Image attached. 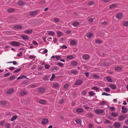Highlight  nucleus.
Listing matches in <instances>:
<instances>
[{
  "label": "nucleus",
  "mask_w": 128,
  "mask_h": 128,
  "mask_svg": "<svg viewBox=\"0 0 128 128\" xmlns=\"http://www.w3.org/2000/svg\"><path fill=\"white\" fill-rule=\"evenodd\" d=\"M9 69L11 70H13L15 68L13 67H10L9 68Z\"/></svg>",
  "instance_id": "nucleus-64"
},
{
  "label": "nucleus",
  "mask_w": 128,
  "mask_h": 128,
  "mask_svg": "<svg viewBox=\"0 0 128 128\" xmlns=\"http://www.w3.org/2000/svg\"><path fill=\"white\" fill-rule=\"evenodd\" d=\"M57 65L59 66L60 67H62L63 66V63L61 62H58L57 64Z\"/></svg>",
  "instance_id": "nucleus-52"
},
{
  "label": "nucleus",
  "mask_w": 128,
  "mask_h": 128,
  "mask_svg": "<svg viewBox=\"0 0 128 128\" xmlns=\"http://www.w3.org/2000/svg\"><path fill=\"white\" fill-rule=\"evenodd\" d=\"M115 70H116L120 71L122 70V68L121 67L119 66L116 67L115 68Z\"/></svg>",
  "instance_id": "nucleus-26"
},
{
  "label": "nucleus",
  "mask_w": 128,
  "mask_h": 128,
  "mask_svg": "<svg viewBox=\"0 0 128 128\" xmlns=\"http://www.w3.org/2000/svg\"><path fill=\"white\" fill-rule=\"evenodd\" d=\"M14 91V89L11 88L7 90L6 91V93L7 94H9L12 93Z\"/></svg>",
  "instance_id": "nucleus-7"
},
{
  "label": "nucleus",
  "mask_w": 128,
  "mask_h": 128,
  "mask_svg": "<svg viewBox=\"0 0 128 128\" xmlns=\"http://www.w3.org/2000/svg\"><path fill=\"white\" fill-rule=\"evenodd\" d=\"M94 20V19L93 18H91L88 21L89 22H93Z\"/></svg>",
  "instance_id": "nucleus-61"
},
{
  "label": "nucleus",
  "mask_w": 128,
  "mask_h": 128,
  "mask_svg": "<svg viewBox=\"0 0 128 128\" xmlns=\"http://www.w3.org/2000/svg\"><path fill=\"white\" fill-rule=\"evenodd\" d=\"M50 65L47 64H46L44 66V67L46 69H49L50 68Z\"/></svg>",
  "instance_id": "nucleus-40"
},
{
  "label": "nucleus",
  "mask_w": 128,
  "mask_h": 128,
  "mask_svg": "<svg viewBox=\"0 0 128 128\" xmlns=\"http://www.w3.org/2000/svg\"><path fill=\"white\" fill-rule=\"evenodd\" d=\"M89 94L91 96H93L94 95V93L92 91H91L89 92Z\"/></svg>",
  "instance_id": "nucleus-49"
},
{
  "label": "nucleus",
  "mask_w": 128,
  "mask_h": 128,
  "mask_svg": "<svg viewBox=\"0 0 128 128\" xmlns=\"http://www.w3.org/2000/svg\"><path fill=\"white\" fill-rule=\"evenodd\" d=\"M106 103V102L104 101H102L100 103V105H104Z\"/></svg>",
  "instance_id": "nucleus-51"
},
{
  "label": "nucleus",
  "mask_w": 128,
  "mask_h": 128,
  "mask_svg": "<svg viewBox=\"0 0 128 128\" xmlns=\"http://www.w3.org/2000/svg\"><path fill=\"white\" fill-rule=\"evenodd\" d=\"M69 87V85L67 84H66L64 85V88L65 89H67Z\"/></svg>",
  "instance_id": "nucleus-37"
},
{
  "label": "nucleus",
  "mask_w": 128,
  "mask_h": 128,
  "mask_svg": "<svg viewBox=\"0 0 128 128\" xmlns=\"http://www.w3.org/2000/svg\"><path fill=\"white\" fill-rule=\"evenodd\" d=\"M55 75L54 74H52L51 78L50 79V80L52 81L53 80V79L54 78H55Z\"/></svg>",
  "instance_id": "nucleus-42"
},
{
  "label": "nucleus",
  "mask_w": 128,
  "mask_h": 128,
  "mask_svg": "<svg viewBox=\"0 0 128 128\" xmlns=\"http://www.w3.org/2000/svg\"><path fill=\"white\" fill-rule=\"evenodd\" d=\"M55 58L57 60H58L60 58V57L59 56H56Z\"/></svg>",
  "instance_id": "nucleus-57"
},
{
  "label": "nucleus",
  "mask_w": 128,
  "mask_h": 128,
  "mask_svg": "<svg viewBox=\"0 0 128 128\" xmlns=\"http://www.w3.org/2000/svg\"><path fill=\"white\" fill-rule=\"evenodd\" d=\"M17 118V116H12L11 119V120L12 121H13L14 120H16Z\"/></svg>",
  "instance_id": "nucleus-24"
},
{
  "label": "nucleus",
  "mask_w": 128,
  "mask_h": 128,
  "mask_svg": "<svg viewBox=\"0 0 128 128\" xmlns=\"http://www.w3.org/2000/svg\"><path fill=\"white\" fill-rule=\"evenodd\" d=\"M88 116L90 118H91L93 116V115L92 113H89L88 114Z\"/></svg>",
  "instance_id": "nucleus-50"
},
{
  "label": "nucleus",
  "mask_w": 128,
  "mask_h": 128,
  "mask_svg": "<svg viewBox=\"0 0 128 128\" xmlns=\"http://www.w3.org/2000/svg\"><path fill=\"white\" fill-rule=\"evenodd\" d=\"M6 101H2L0 102V104L2 105H5L6 104Z\"/></svg>",
  "instance_id": "nucleus-38"
},
{
  "label": "nucleus",
  "mask_w": 128,
  "mask_h": 128,
  "mask_svg": "<svg viewBox=\"0 0 128 128\" xmlns=\"http://www.w3.org/2000/svg\"><path fill=\"white\" fill-rule=\"evenodd\" d=\"M79 24V23L78 21L74 22L72 24V25L74 26H76Z\"/></svg>",
  "instance_id": "nucleus-17"
},
{
  "label": "nucleus",
  "mask_w": 128,
  "mask_h": 128,
  "mask_svg": "<svg viewBox=\"0 0 128 128\" xmlns=\"http://www.w3.org/2000/svg\"><path fill=\"white\" fill-rule=\"evenodd\" d=\"M106 79L108 82H112V80L110 77H106Z\"/></svg>",
  "instance_id": "nucleus-31"
},
{
  "label": "nucleus",
  "mask_w": 128,
  "mask_h": 128,
  "mask_svg": "<svg viewBox=\"0 0 128 128\" xmlns=\"http://www.w3.org/2000/svg\"><path fill=\"white\" fill-rule=\"evenodd\" d=\"M15 78V76H10L9 78V80H12L13 79H14V78Z\"/></svg>",
  "instance_id": "nucleus-39"
},
{
  "label": "nucleus",
  "mask_w": 128,
  "mask_h": 128,
  "mask_svg": "<svg viewBox=\"0 0 128 128\" xmlns=\"http://www.w3.org/2000/svg\"><path fill=\"white\" fill-rule=\"evenodd\" d=\"M61 47L62 49H66L67 48V46L65 45H64L62 46H61Z\"/></svg>",
  "instance_id": "nucleus-62"
},
{
  "label": "nucleus",
  "mask_w": 128,
  "mask_h": 128,
  "mask_svg": "<svg viewBox=\"0 0 128 128\" xmlns=\"http://www.w3.org/2000/svg\"><path fill=\"white\" fill-rule=\"evenodd\" d=\"M94 112L97 114H102L104 112V110H102L97 109L95 110Z\"/></svg>",
  "instance_id": "nucleus-3"
},
{
  "label": "nucleus",
  "mask_w": 128,
  "mask_h": 128,
  "mask_svg": "<svg viewBox=\"0 0 128 128\" xmlns=\"http://www.w3.org/2000/svg\"><path fill=\"white\" fill-rule=\"evenodd\" d=\"M38 13V12L36 10H35L34 11H32V16H35Z\"/></svg>",
  "instance_id": "nucleus-35"
},
{
  "label": "nucleus",
  "mask_w": 128,
  "mask_h": 128,
  "mask_svg": "<svg viewBox=\"0 0 128 128\" xmlns=\"http://www.w3.org/2000/svg\"><path fill=\"white\" fill-rule=\"evenodd\" d=\"M71 64L73 66H75L77 65L78 63L75 61H72L71 62Z\"/></svg>",
  "instance_id": "nucleus-21"
},
{
  "label": "nucleus",
  "mask_w": 128,
  "mask_h": 128,
  "mask_svg": "<svg viewBox=\"0 0 128 128\" xmlns=\"http://www.w3.org/2000/svg\"><path fill=\"white\" fill-rule=\"evenodd\" d=\"M126 118V115L123 114L120 115L119 116V119L120 121L123 120Z\"/></svg>",
  "instance_id": "nucleus-4"
},
{
  "label": "nucleus",
  "mask_w": 128,
  "mask_h": 128,
  "mask_svg": "<svg viewBox=\"0 0 128 128\" xmlns=\"http://www.w3.org/2000/svg\"><path fill=\"white\" fill-rule=\"evenodd\" d=\"M38 92L41 93H43L45 91V89L43 88L40 87L38 89Z\"/></svg>",
  "instance_id": "nucleus-8"
},
{
  "label": "nucleus",
  "mask_w": 128,
  "mask_h": 128,
  "mask_svg": "<svg viewBox=\"0 0 128 128\" xmlns=\"http://www.w3.org/2000/svg\"><path fill=\"white\" fill-rule=\"evenodd\" d=\"M102 41L98 39L96 40L95 43L98 44H100L102 43Z\"/></svg>",
  "instance_id": "nucleus-36"
},
{
  "label": "nucleus",
  "mask_w": 128,
  "mask_h": 128,
  "mask_svg": "<svg viewBox=\"0 0 128 128\" xmlns=\"http://www.w3.org/2000/svg\"><path fill=\"white\" fill-rule=\"evenodd\" d=\"M57 69V68L56 66L52 67L51 68V69L52 70H56Z\"/></svg>",
  "instance_id": "nucleus-44"
},
{
  "label": "nucleus",
  "mask_w": 128,
  "mask_h": 128,
  "mask_svg": "<svg viewBox=\"0 0 128 128\" xmlns=\"http://www.w3.org/2000/svg\"><path fill=\"white\" fill-rule=\"evenodd\" d=\"M66 58L70 60L74 58V57L70 55L67 56L66 57Z\"/></svg>",
  "instance_id": "nucleus-25"
},
{
  "label": "nucleus",
  "mask_w": 128,
  "mask_h": 128,
  "mask_svg": "<svg viewBox=\"0 0 128 128\" xmlns=\"http://www.w3.org/2000/svg\"><path fill=\"white\" fill-rule=\"evenodd\" d=\"M54 20L55 22H58L59 21V20H58V19L56 18H54Z\"/></svg>",
  "instance_id": "nucleus-58"
},
{
  "label": "nucleus",
  "mask_w": 128,
  "mask_h": 128,
  "mask_svg": "<svg viewBox=\"0 0 128 128\" xmlns=\"http://www.w3.org/2000/svg\"><path fill=\"white\" fill-rule=\"evenodd\" d=\"M32 32V30H26L24 32V33L26 34H29Z\"/></svg>",
  "instance_id": "nucleus-20"
},
{
  "label": "nucleus",
  "mask_w": 128,
  "mask_h": 128,
  "mask_svg": "<svg viewBox=\"0 0 128 128\" xmlns=\"http://www.w3.org/2000/svg\"><path fill=\"white\" fill-rule=\"evenodd\" d=\"M71 73L74 74H76L77 73V72L76 70H72L71 71Z\"/></svg>",
  "instance_id": "nucleus-46"
},
{
  "label": "nucleus",
  "mask_w": 128,
  "mask_h": 128,
  "mask_svg": "<svg viewBox=\"0 0 128 128\" xmlns=\"http://www.w3.org/2000/svg\"><path fill=\"white\" fill-rule=\"evenodd\" d=\"M75 121L78 124H80L81 123V120L80 119H76Z\"/></svg>",
  "instance_id": "nucleus-30"
},
{
  "label": "nucleus",
  "mask_w": 128,
  "mask_h": 128,
  "mask_svg": "<svg viewBox=\"0 0 128 128\" xmlns=\"http://www.w3.org/2000/svg\"><path fill=\"white\" fill-rule=\"evenodd\" d=\"M14 9L13 8H10L8 9L7 12H8L11 13L14 12Z\"/></svg>",
  "instance_id": "nucleus-19"
},
{
  "label": "nucleus",
  "mask_w": 128,
  "mask_h": 128,
  "mask_svg": "<svg viewBox=\"0 0 128 128\" xmlns=\"http://www.w3.org/2000/svg\"><path fill=\"white\" fill-rule=\"evenodd\" d=\"M22 28V26L20 25H16L14 26V28L17 29H21Z\"/></svg>",
  "instance_id": "nucleus-15"
},
{
  "label": "nucleus",
  "mask_w": 128,
  "mask_h": 128,
  "mask_svg": "<svg viewBox=\"0 0 128 128\" xmlns=\"http://www.w3.org/2000/svg\"><path fill=\"white\" fill-rule=\"evenodd\" d=\"M95 2L94 1H92L88 3V5L89 6H92L94 4Z\"/></svg>",
  "instance_id": "nucleus-33"
},
{
  "label": "nucleus",
  "mask_w": 128,
  "mask_h": 128,
  "mask_svg": "<svg viewBox=\"0 0 128 128\" xmlns=\"http://www.w3.org/2000/svg\"><path fill=\"white\" fill-rule=\"evenodd\" d=\"M21 37L24 40H27L28 39L27 36L25 35L22 34L21 36Z\"/></svg>",
  "instance_id": "nucleus-13"
},
{
  "label": "nucleus",
  "mask_w": 128,
  "mask_h": 128,
  "mask_svg": "<svg viewBox=\"0 0 128 128\" xmlns=\"http://www.w3.org/2000/svg\"><path fill=\"white\" fill-rule=\"evenodd\" d=\"M123 25L125 26H128V21H125L123 22Z\"/></svg>",
  "instance_id": "nucleus-29"
},
{
  "label": "nucleus",
  "mask_w": 128,
  "mask_h": 128,
  "mask_svg": "<svg viewBox=\"0 0 128 128\" xmlns=\"http://www.w3.org/2000/svg\"><path fill=\"white\" fill-rule=\"evenodd\" d=\"M93 77L95 78H99V76L97 74H95L93 75Z\"/></svg>",
  "instance_id": "nucleus-53"
},
{
  "label": "nucleus",
  "mask_w": 128,
  "mask_h": 128,
  "mask_svg": "<svg viewBox=\"0 0 128 128\" xmlns=\"http://www.w3.org/2000/svg\"><path fill=\"white\" fill-rule=\"evenodd\" d=\"M28 92L26 91H23L19 93V94L20 96H24L27 94Z\"/></svg>",
  "instance_id": "nucleus-12"
},
{
  "label": "nucleus",
  "mask_w": 128,
  "mask_h": 128,
  "mask_svg": "<svg viewBox=\"0 0 128 128\" xmlns=\"http://www.w3.org/2000/svg\"><path fill=\"white\" fill-rule=\"evenodd\" d=\"M25 4V3L22 0L18 2V4L19 6H23Z\"/></svg>",
  "instance_id": "nucleus-18"
},
{
  "label": "nucleus",
  "mask_w": 128,
  "mask_h": 128,
  "mask_svg": "<svg viewBox=\"0 0 128 128\" xmlns=\"http://www.w3.org/2000/svg\"><path fill=\"white\" fill-rule=\"evenodd\" d=\"M76 111L78 113H81L83 111V110L81 108H78L76 109Z\"/></svg>",
  "instance_id": "nucleus-22"
},
{
  "label": "nucleus",
  "mask_w": 128,
  "mask_h": 128,
  "mask_svg": "<svg viewBox=\"0 0 128 128\" xmlns=\"http://www.w3.org/2000/svg\"><path fill=\"white\" fill-rule=\"evenodd\" d=\"M93 34L92 32H90L86 34V36L88 38H90L93 36Z\"/></svg>",
  "instance_id": "nucleus-16"
},
{
  "label": "nucleus",
  "mask_w": 128,
  "mask_h": 128,
  "mask_svg": "<svg viewBox=\"0 0 128 128\" xmlns=\"http://www.w3.org/2000/svg\"><path fill=\"white\" fill-rule=\"evenodd\" d=\"M127 111V109L126 108L125 109L122 110V112L123 113L125 114L126 113Z\"/></svg>",
  "instance_id": "nucleus-43"
},
{
  "label": "nucleus",
  "mask_w": 128,
  "mask_h": 128,
  "mask_svg": "<svg viewBox=\"0 0 128 128\" xmlns=\"http://www.w3.org/2000/svg\"><path fill=\"white\" fill-rule=\"evenodd\" d=\"M110 86L111 88L113 89H115L116 88V86L112 84H110Z\"/></svg>",
  "instance_id": "nucleus-28"
},
{
  "label": "nucleus",
  "mask_w": 128,
  "mask_h": 128,
  "mask_svg": "<svg viewBox=\"0 0 128 128\" xmlns=\"http://www.w3.org/2000/svg\"><path fill=\"white\" fill-rule=\"evenodd\" d=\"M82 83V80H79L76 81L75 84L76 85H80Z\"/></svg>",
  "instance_id": "nucleus-10"
},
{
  "label": "nucleus",
  "mask_w": 128,
  "mask_h": 128,
  "mask_svg": "<svg viewBox=\"0 0 128 128\" xmlns=\"http://www.w3.org/2000/svg\"><path fill=\"white\" fill-rule=\"evenodd\" d=\"M102 95H105L106 96H108L110 95V94H107L105 92H102Z\"/></svg>",
  "instance_id": "nucleus-48"
},
{
  "label": "nucleus",
  "mask_w": 128,
  "mask_h": 128,
  "mask_svg": "<svg viewBox=\"0 0 128 128\" xmlns=\"http://www.w3.org/2000/svg\"><path fill=\"white\" fill-rule=\"evenodd\" d=\"M114 125V127L116 128H118L121 126L120 124L118 122L115 123Z\"/></svg>",
  "instance_id": "nucleus-11"
},
{
  "label": "nucleus",
  "mask_w": 128,
  "mask_h": 128,
  "mask_svg": "<svg viewBox=\"0 0 128 128\" xmlns=\"http://www.w3.org/2000/svg\"><path fill=\"white\" fill-rule=\"evenodd\" d=\"M39 103L42 104H45L46 103V101L44 100L41 99L39 101Z\"/></svg>",
  "instance_id": "nucleus-9"
},
{
  "label": "nucleus",
  "mask_w": 128,
  "mask_h": 128,
  "mask_svg": "<svg viewBox=\"0 0 128 128\" xmlns=\"http://www.w3.org/2000/svg\"><path fill=\"white\" fill-rule=\"evenodd\" d=\"M92 89L94 90H95L97 91L98 90V88L96 87H94L92 88Z\"/></svg>",
  "instance_id": "nucleus-63"
},
{
  "label": "nucleus",
  "mask_w": 128,
  "mask_h": 128,
  "mask_svg": "<svg viewBox=\"0 0 128 128\" xmlns=\"http://www.w3.org/2000/svg\"><path fill=\"white\" fill-rule=\"evenodd\" d=\"M52 86L54 88H58L59 86V84L58 83H54L53 84Z\"/></svg>",
  "instance_id": "nucleus-23"
},
{
  "label": "nucleus",
  "mask_w": 128,
  "mask_h": 128,
  "mask_svg": "<svg viewBox=\"0 0 128 128\" xmlns=\"http://www.w3.org/2000/svg\"><path fill=\"white\" fill-rule=\"evenodd\" d=\"M64 101V100L63 99H62L60 100L59 101V103L60 104H62Z\"/></svg>",
  "instance_id": "nucleus-54"
},
{
  "label": "nucleus",
  "mask_w": 128,
  "mask_h": 128,
  "mask_svg": "<svg viewBox=\"0 0 128 128\" xmlns=\"http://www.w3.org/2000/svg\"><path fill=\"white\" fill-rule=\"evenodd\" d=\"M122 17V14L120 13H117L116 16V18L118 19H121Z\"/></svg>",
  "instance_id": "nucleus-5"
},
{
  "label": "nucleus",
  "mask_w": 128,
  "mask_h": 128,
  "mask_svg": "<svg viewBox=\"0 0 128 128\" xmlns=\"http://www.w3.org/2000/svg\"><path fill=\"white\" fill-rule=\"evenodd\" d=\"M111 115L114 117H116L118 115V114L115 112H112Z\"/></svg>",
  "instance_id": "nucleus-34"
},
{
  "label": "nucleus",
  "mask_w": 128,
  "mask_h": 128,
  "mask_svg": "<svg viewBox=\"0 0 128 128\" xmlns=\"http://www.w3.org/2000/svg\"><path fill=\"white\" fill-rule=\"evenodd\" d=\"M11 44L12 46H20V44L17 42L13 41L11 42Z\"/></svg>",
  "instance_id": "nucleus-1"
},
{
  "label": "nucleus",
  "mask_w": 128,
  "mask_h": 128,
  "mask_svg": "<svg viewBox=\"0 0 128 128\" xmlns=\"http://www.w3.org/2000/svg\"><path fill=\"white\" fill-rule=\"evenodd\" d=\"M115 108L114 107H110V109L112 111H114L115 109Z\"/></svg>",
  "instance_id": "nucleus-56"
},
{
  "label": "nucleus",
  "mask_w": 128,
  "mask_h": 128,
  "mask_svg": "<svg viewBox=\"0 0 128 128\" xmlns=\"http://www.w3.org/2000/svg\"><path fill=\"white\" fill-rule=\"evenodd\" d=\"M5 126L7 128H9L10 126V125L9 124L7 123L5 124Z\"/></svg>",
  "instance_id": "nucleus-45"
},
{
  "label": "nucleus",
  "mask_w": 128,
  "mask_h": 128,
  "mask_svg": "<svg viewBox=\"0 0 128 128\" xmlns=\"http://www.w3.org/2000/svg\"><path fill=\"white\" fill-rule=\"evenodd\" d=\"M117 6V4H114L110 6L109 8L111 9H112L115 8Z\"/></svg>",
  "instance_id": "nucleus-14"
},
{
  "label": "nucleus",
  "mask_w": 128,
  "mask_h": 128,
  "mask_svg": "<svg viewBox=\"0 0 128 128\" xmlns=\"http://www.w3.org/2000/svg\"><path fill=\"white\" fill-rule=\"evenodd\" d=\"M48 121V120L47 118H44L42 119V123L44 125H45L47 123Z\"/></svg>",
  "instance_id": "nucleus-6"
},
{
  "label": "nucleus",
  "mask_w": 128,
  "mask_h": 128,
  "mask_svg": "<svg viewBox=\"0 0 128 128\" xmlns=\"http://www.w3.org/2000/svg\"><path fill=\"white\" fill-rule=\"evenodd\" d=\"M48 34L50 35H53L54 34V33L53 32L50 31L48 32Z\"/></svg>",
  "instance_id": "nucleus-59"
},
{
  "label": "nucleus",
  "mask_w": 128,
  "mask_h": 128,
  "mask_svg": "<svg viewBox=\"0 0 128 128\" xmlns=\"http://www.w3.org/2000/svg\"><path fill=\"white\" fill-rule=\"evenodd\" d=\"M70 43L72 45H74L76 44V42L74 40H72L70 41Z\"/></svg>",
  "instance_id": "nucleus-32"
},
{
  "label": "nucleus",
  "mask_w": 128,
  "mask_h": 128,
  "mask_svg": "<svg viewBox=\"0 0 128 128\" xmlns=\"http://www.w3.org/2000/svg\"><path fill=\"white\" fill-rule=\"evenodd\" d=\"M57 35L58 37H61L63 34V33L60 32L58 31L57 32Z\"/></svg>",
  "instance_id": "nucleus-27"
},
{
  "label": "nucleus",
  "mask_w": 128,
  "mask_h": 128,
  "mask_svg": "<svg viewBox=\"0 0 128 128\" xmlns=\"http://www.w3.org/2000/svg\"><path fill=\"white\" fill-rule=\"evenodd\" d=\"M26 76H21L20 77H18L17 78V80H18L20 79H22L23 78H24Z\"/></svg>",
  "instance_id": "nucleus-47"
},
{
  "label": "nucleus",
  "mask_w": 128,
  "mask_h": 128,
  "mask_svg": "<svg viewBox=\"0 0 128 128\" xmlns=\"http://www.w3.org/2000/svg\"><path fill=\"white\" fill-rule=\"evenodd\" d=\"M21 70V69L20 68H18L16 70H15L14 71V72H13V73H16L18 72H19Z\"/></svg>",
  "instance_id": "nucleus-41"
},
{
  "label": "nucleus",
  "mask_w": 128,
  "mask_h": 128,
  "mask_svg": "<svg viewBox=\"0 0 128 128\" xmlns=\"http://www.w3.org/2000/svg\"><path fill=\"white\" fill-rule=\"evenodd\" d=\"M105 90L106 92H109L110 91V90L108 88H105Z\"/></svg>",
  "instance_id": "nucleus-60"
},
{
  "label": "nucleus",
  "mask_w": 128,
  "mask_h": 128,
  "mask_svg": "<svg viewBox=\"0 0 128 128\" xmlns=\"http://www.w3.org/2000/svg\"><path fill=\"white\" fill-rule=\"evenodd\" d=\"M82 58L83 60H86L89 59L90 58V56L88 54H86L82 56Z\"/></svg>",
  "instance_id": "nucleus-2"
},
{
  "label": "nucleus",
  "mask_w": 128,
  "mask_h": 128,
  "mask_svg": "<svg viewBox=\"0 0 128 128\" xmlns=\"http://www.w3.org/2000/svg\"><path fill=\"white\" fill-rule=\"evenodd\" d=\"M10 72L7 73L4 75V77H6L10 76Z\"/></svg>",
  "instance_id": "nucleus-55"
}]
</instances>
